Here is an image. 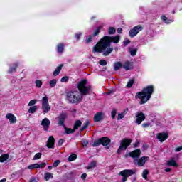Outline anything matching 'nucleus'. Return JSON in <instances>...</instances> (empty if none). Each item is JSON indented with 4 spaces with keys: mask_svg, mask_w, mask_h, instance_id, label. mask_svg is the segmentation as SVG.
Here are the masks:
<instances>
[{
    "mask_svg": "<svg viewBox=\"0 0 182 182\" xmlns=\"http://www.w3.org/2000/svg\"><path fill=\"white\" fill-rule=\"evenodd\" d=\"M120 36H105L93 47L92 53H102L103 56H109L113 52L112 43H119Z\"/></svg>",
    "mask_w": 182,
    "mask_h": 182,
    "instance_id": "nucleus-1",
    "label": "nucleus"
},
{
    "mask_svg": "<svg viewBox=\"0 0 182 182\" xmlns=\"http://www.w3.org/2000/svg\"><path fill=\"white\" fill-rule=\"evenodd\" d=\"M86 85H87V79L80 81L77 85L80 92L77 91L68 92L67 93V100L72 104L79 103L83 100V96L92 95V93H93L92 85L86 86Z\"/></svg>",
    "mask_w": 182,
    "mask_h": 182,
    "instance_id": "nucleus-2",
    "label": "nucleus"
},
{
    "mask_svg": "<svg viewBox=\"0 0 182 182\" xmlns=\"http://www.w3.org/2000/svg\"><path fill=\"white\" fill-rule=\"evenodd\" d=\"M154 93V86L148 85L142 89L141 92L136 93L135 98L141 99L139 105H144L151 99V95Z\"/></svg>",
    "mask_w": 182,
    "mask_h": 182,
    "instance_id": "nucleus-3",
    "label": "nucleus"
},
{
    "mask_svg": "<svg viewBox=\"0 0 182 182\" xmlns=\"http://www.w3.org/2000/svg\"><path fill=\"white\" fill-rule=\"evenodd\" d=\"M137 173L136 169H124L119 173V176H122V182L127 181V177H130Z\"/></svg>",
    "mask_w": 182,
    "mask_h": 182,
    "instance_id": "nucleus-4",
    "label": "nucleus"
},
{
    "mask_svg": "<svg viewBox=\"0 0 182 182\" xmlns=\"http://www.w3.org/2000/svg\"><path fill=\"white\" fill-rule=\"evenodd\" d=\"M112 142V140L109 139L107 136H103L102 138L98 139L97 140L94 141V143L92 144L93 147H97L102 144V146H109L110 143Z\"/></svg>",
    "mask_w": 182,
    "mask_h": 182,
    "instance_id": "nucleus-5",
    "label": "nucleus"
},
{
    "mask_svg": "<svg viewBox=\"0 0 182 182\" xmlns=\"http://www.w3.org/2000/svg\"><path fill=\"white\" fill-rule=\"evenodd\" d=\"M132 141H133L131 139L124 138L120 141V146L117 151V154H122V150H127V147L132 144Z\"/></svg>",
    "mask_w": 182,
    "mask_h": 182,
    "instance_id": "nucleus-6",
    "label": "nucleus"
},
{
    "mask_svg": "<svg viewBox=\"0 0 182 182\" xmlns=\"http://www.w3.org/2000/svg\"><path fill=\"white\" fill-rule=\"evenodd\" d=\"M143 29H144V27L141 25L136 26L129 31V35L131 38H134V36H137V34L141 32Z\"/></svg>",
    "mask_w": 182,
    "mask_h": 182,
    "instance_id": "nucleus-7",
    "label": "nucleus"
},
{
    "mask_svg": "<svg viewBox=\"0 0 182 182\" xmlns=\"http://www.w3.org/2000/svg\"><path fill=\"white\" fill-rule=\"evenodd\" d=\"M42 110L44 114H46V113L50 110V106L49 105L48 97H43L42 99Z\"/></svg>",
    "mask_w": 182,
    "mask_h": 182,
    "instance_id": "nucleus-8",
    "label": "nucleus"
},
{
    "mask_svg": "<svg viewBox=\"0 0 182 182\" xmlns=\"http://www.w3.org/2000/svg\"><path fill=\"white\" fill-rule=\"evenodd\" d=\"M135 117L136 118L135 119V123L136 124H138V126H140V124L146 120V114L141 111L136 112Z\"/></svg>",
    "mask_w": 182,
    "mask_h": 182,
    "instance_id": "nucleus-9",
    "label": "nucleus"
},
{
    "mask_svg": "<svg viewBox=\"0 0 182 182\" xmlns=\"http://www.w3.org/2000/svg\"><path fill=\"white\" fill-rule=\"evenodd\" d=\"M67 118H68V114L61 113L60 114V116L58 117V126H62V127H65L66 126V125H65V122Z\"/></svg>",
    "mask_w": 182,
    "mask_h": 182,
    "instance_id": "nucleus-10",
    "label": "nucleus"
},
{
    "mask_svg": "<svg viewBox=\"0 0 182 182\" xmlns=\"http://www.w3.org/2000/svg\"><path fill=\"white\" fill-rule=\"evenodd\" d=\"M41 126H43L45 132H48V130H49V127H50V120L48 118H44L41 121Z\"/></svg>",
    "mask_w": 182,
    "mask_h": 182,
    "instance_id": "nucleus-11",
    "label": "nucleus"
},
{
    "mask_svg": "<svg viewBox=\"0 0 182 182\" xmlns=\"http://www.w3.org/2000/svg\"><path fill=\"white\" fill-rule=\"evenodd\" d=\"M141 154V150L140 149H135L131 152H129V157L132 159H139Z\"/></svg>",
    "mask_w": 182,
    "mask_h": 182,
    "instance_id": "nucleus-12",
    "label": "nucleus"
},
{
    "mask_svg": "<svg viewBox=\"0 0 182 182\" xmlns=\"http://www.w3.org/2000/svg\"><path fill=\"white\" fill-rule=\"evenodd\" d=\"M103 119H105V114L102 112H97L94 115V122H95V123L102 122V120H103Z\"/></svg>",
    "mask_w": 182,
    "mask_h": 182,
    "instance_id": "nucleus-13",
    "label": "nucleus"
},
{
    "mask_svg": "<svg viewBox=\"0 0 182 182\" xmlns=\"http://www.w3.org/2000/svg\"><path fill=\"white\" fill-rule=\"evenodd\" d=\"M149 160H150V158L149 156H142L136 160L139 167H143V166H144V164H146V162L149 161Z\"/></svg>",
    "mask_w": 182,
    "mask_h": 182,
    "instance_id": "nucleus-14",
    "label": "nucleus"
},
{
    "mask_svg": "<svg viewBox=\"0 0 182 182\" xmlns=\"http://www.w3.org/2000/svg\"><path fill=\"white\" fill-rule=\"evenodd\" d=\"M48 149H55V138L53 136H50L46 144Z\"/></svg>",
    "mask_w": 182,
    "mask_h": 182,
    "instance_id": "nucleus-15",
    "label": "nucleus"
},
{
    "mask_svg": "<svg viewBox=\"0 0 182 182\" xmlns=\"http://www.w3.org/2000/svg\"><path fill=\"white\" fill-rule=\"evenodd\" d=\"M6 117L8 119V120H9L11 124H14L16 122V117H15V115H14L12 113L7 114Z\"/></svg>",
    "mask_w": 182,
    "mask_h": 182,
    "instance_id": "nucleus-16",
    "label": "nucleus"
},
{
    "mask_svg": "<svg viewBox=\"0 0 182 182\" xmlns=\"http://www.w3.org/2000/svg\"><path fill=\"white\" fill-rule=\"evenodd\" d=\"M122 68H124L127 71L132 70V69H133V63L127 60L124 63V65L122 64Z\"/></svg>",
    "mask_w": 182,
    "mask_h": 182,
    "instance_id": "nucleus-17",
    "label": "nucleus"
},
{
    "mask_svg": "<svg viewBox=\"0 0 182 182\" xmlns=\"http://www.w3.org/2000/svg\"><path fill=\"white\" fill-rule=\"evenodd\" d=\"M65 50V43H60L57 45V52L58 53L62 54Z\"/></svg>",
    "mask_w": 182,
    "mask_h": 182,
    "instance_id": "nucleus-18",
    "label": "nucleus"
},
{
    "mask_svg": "<svg viewBox=\"0 0 182 182\" xmlns=\"http://www.w3.org/2000/svg\"><path fill=\"white\" fill-rule=\"evenodd\" d=\"M168 139V133L167 132H161L160 133V143L167 140Z\"/></svg>",
    "mask_w": 182,
    "mask_h": 182,
    "instance_id": "nucleus-19",
    "label": "nucleus"
},
{
    "mask_svg": "<svg viewBox=\"0 0 182 182\" xmlns=\"http://www.w3.org/2000/svg\"><path fill=\"white\" fill-rule=\"evenodd\" d=\"M122 68H123V63H122L121 62L117 61L114 63V70H115V72H117V70H120Z\"/></svg>",
    "mask_w": 182,
    "mask_h": 182,
    "instance_id": "nucleus-20",
    "label": "nucleus"
},
{
    "mask_svg": "<svg viewBox=\"0 0 182 182\" xmlns=\"http://www.w3.org/2000/svg\"><path fill=\"white\" fill-rule=\"evenodd\" d=\"M65 177L67 180H73L76 177V173L75 172H70L65 174Z\"/></svg>",
    "mask_w": 182,
    "mask_h": 182,
    "instance_id": "nucleus-21",
    "label": "nucleus"
},
{
    "mask_svg": "<svg viewBox=\"0 0 182 182\" xmlns=\"http://www.w3.org/2000/svg\"><path fill=\"white\" fill-rule=\"evenodd\" d=\"M19 66V63H14L13 65L9 68L8 73H14L16 72V68Z\"/></svg>",
    "mask_w": 182,
    "mask_h": 182,
    "instance_id": "nucleus-22",
    "label": "nucleus"
},
{
    "mask_svg": "<svg viewBox=\"0 0 182 182\" xmlns=\"http://www.w3.org/2000/svg\"><path fill=\"white\" fill-rule=\"evenodd\" d=\"M62 68H63V64H60V65H58L53 72V76H58L59 73H60V70H62Z\"/></svg>",
    "mask_w": 182,
    "mask_h": 182,
    "instance_id": "nucleus-23",
    "label": "nucleus"
},
{
    "mask_svg": "<svg viewBox=\"0 0 182 182\" xmlns=\"http://www.w3.org/2000/svg\"><path fill=\"white\" fill-rule=\"evenodd\" d=\"M82 126V121L80 120H76L74 123V125H73V129L75 130H78L79 129V127H80Z\"/></svg>",
    "mask_w": 182,
    "mask_h": 182,
    "instance_id": "nucleus-24",
    "label": "nucleus"
},
{
    "mask_svg": "<svg viewBox=\"0 0 182 182\" xmlns=\"http://www.w3.org/2000/svg\"><path fill=\"white\" fill-rule=\"evenodd\" d=\"M8 159H9V154H2L0 156V163H5V161H6V160H8Z\"/></svg>",
    "mask_w": 182,
    "mask_h": 182,
    "instance_id": "nucleus-25",
    "label": "nucleus"
},
{
    "mask_svg": "<svg viewBox=\"0 0 182 182\" xmlns=\"http://www.w3.org/2000/svg\"><path fill=\"white\" fill-rule=\"evenodd\" d=\"M168 166H171V167H178V165L177 164V162L174 159H171L168 161L167 162Z\"/></svg>",
    "mask_w": 182,
    "mask_h": 182,
    "instance_id": "nucleus-26",
    "label": "nucleus"
},
{
    "mask_svg": "<svg viewBox=\"0 0 182 182\" xmlns=\"http://www.w3.org/2000/svg\"><path fill=\"white\" fill-rule=\"evenodd\" d=\"M44 178L46 181H48L50 180V178H53V176L52 175V173H50V172H46L44 174Z\"/></svg>",
    "mask_w": 182,
    "mask_h": 182,
    "instance_id": "nucleus-27",
    "label": "nucleus"
},
{
    "mask_svg": "<svg viewBox=\"0 0 182 182\" xmlns=\"http://www.w3.org/2000/svg\"><path fill=\"white\" fill-rule=\"evenodd\" d=\"M161 20L165 23H171L173 22V20L168 19L166 16H161Z\"/></svg>",
    "mask_w": 182,
    "mask_h": 182,
    "instance_id": "nucleus-28",
    "label": "nucleus"
},
{
    "mask_svg": "<svg viewBox=\"0 0 182 182\" xmlns=\"http://www.w3.org/2000/svg\"><path fill=\"white\" fill-rule=\"evenodd\" d=\"M64 130H65V134H72L75 133V129L73 128H68L66 126L64 127Z\"/></svg>",
    "mask_w": 182,
    "mask_h": 182,
    "instance_id": "nucleus-29",
    "label": "nucleus"
},
{
    "mask_svg": "<svg viewBox=\"0 0 182 182\" xmlns=\"http://www.w3.org/2000/svg\"><path fill=\"white\" fill-rule=\"evenodd\" d=\"M96 164H97L96 161H91L90 164H89V165L87 166V169L92 170V168H93V167H96Z\"/></svg>",
    "mask_w": 182,
    "mask_h": 182,
    "instance_id": "nucleus-30",
    "label": "nucleus"
},
{
    "mask_svg": "<svg viewBox=\"0 0 182 182\" xmlns=\"http://www.w3.org/2000/svg\"><path fill=\"white\" fill-rule=\"evenodd\" d=\"M102 28H103V26H100L97 27V28L94 31L92 36H97V35H99V33H100V31H101Z\"/></svg>",
    "mask_w": 182,
    "mask_h": 182,
    "instance_id": "nucleus-31",
    "label": "nucleus"
},
{
    "mask_svg": "<svg viewBox=\"0 0 182 182\" xmlns=\"http://www.w3.org/2000/svg\"><path fill=\"white\" fill-rule=\"evenodd\" d=\"M36 110H38V106L34 105L33 107H31L28 109V113H31V114L36 113Z\"/></svg>",
    "mask_w": 182,
    "mask_h": 182,
    "instance_id": "nucleus-32",
    "label": "nucleus"
},
{
    "mask_svg": "<svg viewBox=\"0 0 182 182\" xmlns=\"http://www.w3.org/2000/svg\"><path fill=\"white\" fill-rule=\"evenodd\" d=\"M137 50L138 49L137 48H129V52L131 55V56H136V54L137 53Z\"/></svg>",
    "mask_w": 182,
    "mask_h": 182,
    "instance_id": "nucleus-33",
    "label": "nucleus"
},
{
    "mask_svg": "<svg viewBox=\"0 0 182 182\" xmlns=\"http://www.w3.org/2000/svg\"><path fill=\"white\" fill-rule=\"evenodd\" d=\"M93 38H95L93 35L88 36V37L85 39V43L89 44L93 42Z\"/></svg>",
    "mask_w": 182,
    "mask_h": 182,
    "instance_id": "nucleus-34",
    "label": "nucleus"
},
{
    "mask_svg": "<svg viewBox=\"0 0 182 182\" xmlns=\"http://www.w3.org/2000/svg\"><path fill=\"white\" fill-rule=\"evenodd\" d=\"M57 83H58V80H56V79H53V80H50V82H49V85H50V87H55V86H56Z\"/></svg>",
    "mask_w": 182,
    "mask_h": 182,
    "instance_id": "nucleus-35",
    "label": "nucleus"
},
{
    "mask_svg": "<svg viewBox=\"0 0 182 182\" xmlns=\"http://www.w3.org/2000/svg\"><path fill=\"white\" fill-rule=\"evenodd\" d=\"M77 159L76 154H73L68 157V161H75Z\"/></svg>",
    "mask_w": 182,
    "mask_h": 182,
    "instance_id": "nucleus-36",
    "label": "nucleus"
},
{
    "mask_svg": "<svg viewBox=\"0 0 182 182\" xmlns=\"http://www.w3.org/2000/svg\"><path fill=\"white\" fill-rule=\"evenodd\" d=\"M133 85H134V79H131L127 83V87H128V89H130V87H133Z\"/></svg>",
    "mask_w": 182,
    "mask_h": 182,
    "instance_id": "nucleus-37",
    "label": "nucleus"
},
{
    "mask_svg": "<svg viewBox=\"0 0 182 182\" xmlns=\"http://www.w3.org/2000/svg\"><path fill=\"white\" fill-rule=\"evenodd\" d=\"M109 35H114L116 33V28L114 27H109L108 29Z\"/></svg>",
    "mask_w": 182,
    "mask_h": 182,
    "instance_id": "nucleus-38",
    "label": "nucleus"
},
{
    "mask_svg": "<svg viewBox=\"0 0 182 182\" xmlns=\"http://www.w3.org/2000/svg\"><path fill=\"white\" fill-rule=\"evenodd\" d=\"M147 176H149V170L144 169L142 172V177L144 180H147Z\"/></svg>",
    "mask_w": 182,
    "mask_h": 182,
    "instance_id": "nucleus-39",
    "label": "nucleus"
},
{
    "mask_svg": "<svg viewBox=\"0 0 182 182\" xmlns=\"http://www.w3.org/2000/svg\"><path fill=\"white\" fill-rule=\"evenodd\" d=\"M90 125V120L87 119V120L83 123L82 127L86 129H87V127H89Z\"/></svg>",
    "mask_w": 182,
    "mask_h": 182,
    "instance_id": "nucleus-40",
    "label": "nucleus"
},
{
    "mask_svg": "<svg viewBox=\"0 0 182 182\" xmlns=\"http://www.w3.org/2000/svg\"><path fill=\"white\" fill-rule=\"evenodd\" d=\"M28 170H34L38 168V164H33L28 166Z\"/></svg>",
    "mask_w": 182,
    "mask_h": 182,
    "instance_id": "nucleus-41",
    "label": "nucleus"
},
{
    "mask_svg": "<svg viewBox=\"0 0 182 182\" xmlns=\"http://www.w3.org/2000/svg\"><path fill=\"white\" fill-rule=\"evenodd\" d=\"M41 157H42V153L38 152L34 155L33 160H39Z\"/></svg>",
    "mask_w": 182,
    "mask_h": 182,
    "instance_id": "nucleus-42",
    "label": "nucleus"
},
{
    "mask_svg": "<svg viewBox=\"0 0 182 182\" xmlns=\"http://www.w3.org/2000/svg\"><path fill=\"white\" fill-rule=\"evenodd\" d=\"M35 83H36V87H38V89H39L40 87H42L43 82H42L41 80H36V82H35Z\"/></svg>",
    "mask_w": 182,
    "mask_h": 182,
    "instance_id": "nucleus-43",
    "label": "nucleus"
},
{
    "mask_svg": "<svg viewBox=\"0 0 182 182\" xmlns=\"http://www.w3.org/2000/svg\"><path fill=\"white\" fill-rule=\"evenodd\" d=\"M150 126H151V124H150V122H144L141 124V127H143V129H147V127H150Z\"/></svg>",
    "mask_w": 182,
    "mask_h": 182,
    "instance_id": "nucleus-44",
    "label": "nucleus"
},
{
    "mask_svg": "<svg viewBox=\"0 0 182 182\" xmlns=\"http://www.w3.org/2000/svg\"><path fill=\"white\" fill-rule=\"evenodd\" d=\"M60 82H62V83H66V82H69V77L68 76H64L61 78Z\"/></svg>",
    "mask_w": 182,
    "mask_h": 182,
    "instance_id": "nucleus-45",
    "label": "nucleus"
},
{
    "mask_svg": "<svg viewBox=\"0 0 182 182\" xmlns=\"http://www.w3.org/2000/svg\"><path fill=\"white\" fill-rule=\"evenodd\" d=\"M116 114H117V110H116V109H112L111 112V117L114 119L116 117Z\"/></svg>",
    "mask_w": 182,
    "mask_h": 182,
    "instance_id": "nucleus-46",
    "label": "nucleus"
},
{
    "mask_svg": "<svg viewBox=\"0 0 182 182\" xmlns=\"http://www.w3.org/2000/svg\"><path fill=\"white\" fill-rule=\"evenodd\" d=\"M36 102H38V100H31L28 102V106H32V107H33L35 105H36Z\"/></svg>",
    "mask_w": 182,
    "mask_h": 182,
    "instance_id": "nucleus-47",
    "label": "nucleus"
},
{
    "mask_svg": "<svg viewBox=\"0 0 182 182\" xmlns=\"http://www.w3.org/2000/svg\"><path fill=\"white\" fill-rule=\"evenodd\" d=\"M46 167V163L43 162L41 164H38V168H45Z\"/></svg>",
    "mask_w": 182,
    "mask_h": 182,
    "instance_id": "nucleus-48",
    "label": "nucleus"
},
{
    "mask_svg": "<svg viewBox=\"0 0 182 182\" xmlns=\"http://www.w3.org/2000/svg\"><path fill=\"white\" fill-rule=\"evenodd\" d=\"M99 65L101 66H106V65H107V61H106V60H101L99 61Z\"/></svg>",
    "mask_w": 182,
    "mask_h": 182,
    "instance_id": "nucleus-49",
    "label": "nucleus"
},
{
    "mask_svg": "<svg viewBox=\"0 0 182 182\" xmlns=\"http://www.w3.org/2000/svg\"><path fill=\"white\" fill-rule=\"evenodd\" d=\"M87 144H89V141H88V140H86V139H84V140L82 141V147H86V146H87Z\"/></svg>",
    "mask_w": 182,
    "mask_h": 182,
    "instance_id": "nucleus-50",
    "label": "nucleus"
},
{
    "mask_svg": "<svg viewBox=\"0 0 182 182\" xmlns=\"http://www.w3.org/2000/svg\"><path fill=\"white\" fill-rule=\"evenodd\" d=\"M59 164H60V160H56L53 164V167H58V166H59Z\"/></svg>",
    "mask_w": 182,
    "mask_h": 182,
    "instance_id": "nucleus-51",
    "label": "nucleus"
},
{
    "mask_svg": "<svg viewBox=\"0 0 182 182\" xmlns=\"http://www.w3.org/2000/svg\"><path fill=\"white\" fill-rule=\"evenodd\" d=\"M80 36H82V33H77L75 35V39H77V41H79L80 39Z\"/></svg>",
    "mask_w": 182,
    "mask_h": 182,
    "instance_id": "nucleus-52",
    "label": "nucleus"
},
{
    "mask_svg": "<svg viewBox=\"0 0 182 182\" xmlns=\"http://www.w3.org/2000/svg\"><path fill=\"white\" fill-rule=\"evenodd\" d=\"M124 117V114L123 113L118 114V117L117 118V120H122Z\"/></svg>",
    "mask_w": 182,
    "mask_h": 182,
    "instance_id": "nucleus-53",
    "label": "nucleus"
},
{
    "mask_svg": "<svg viewBox=\"0 0 182 182\" xmlns=\"http://www.w3.org/2000/svg\"><path fill=\"white\" fill-rule=\"evenodd\" d=\"M63 143H65V139H60L59 141H58V146L60 147L62 146V145L63 144Z\"/></svg>",
    "mask_w": 182,
    "mask_h": 182,
    "instance_id": "nucleus-54",
    "label": "nucleus"
},
{
    "mask_svg": "<svg viewBox=\"0 0 182 182\" xmlns=\"http://www.w3.org/2000/svg\"><path fill=\"white\" fill-rule=\"evenodd\" d=\"M132 41L129 39L124 41V46H127V45L130 44Z\"/></svg>",
    "mask_w": 182,
    "mask_h": 182,
    "instance_id": "nucleus-55",
    "label": "nucleus"
},
{
    "mask_svg": "<svg viewBox=\"0 0 182 182\" xmlns=\"http://www.w3.org/2000/svg\"><path fill=\"white\" fill-rule=\"evenodd\" d=\"M87 177V173H82L81 175V179L82 180H86V178Z\"/></svg>",
    "mask_w": 182,
    "mask_h": 182,
    "instance_id": "nucleus-56",
    "label": "nucleus"
},
{
    "mask_svg": "<svg viewBox=\"0 0 182 182\" xmlns=\"http://www.w3.org/2000/svg\"><path fill=\"white\" fill-rule=\"evenodd\" d=\"M139 144H140V141H136L134 144V149H136V147H139Z\"/></svg>",
    "mask_w": 182,
    "mask_h": 182,
    "instance_id": "nucleus-57",
    "label": "nucleus"
},
{
    "mask_svg": "<svg viewBox=\"0 0 182 182\" xmlns=\"http://www.w3.org/2000/svg\"><path fill=\"white\" fill-rule=\"evenodd\" d=\"M114 92H116V90L114 89H111V90H108V93L109 95H112V94L114 93Z\"/></svg>",
    "mask_w": 182,
    "mask_h": 182,
    "instance_id": "nucleus-58",
    "label": "nucleus"
},
{
    "mask_svg": "<svg viewBox=\"0 0 182 182\" xmlns=\"http://www.w3.org/2000/svg\"><path fill=\"white\" fill-rule=\"evenodd\" d=\"M117 33H122L123 28H117Z\"/></svg>",
    "mask_w": 182,
    "mask_h": 182,
    "instance_id": "nucleus-59",
    "label": "nucleus"
},
{
    "mask_svg": "<svg viewBox=\"0 0 182 182\" xmlns=\"http://www.w3.org/2000/svg\"><path fill=\"white\" fill-rule=\"evenodd\" d=\"M85 130H86L83 127H82L80 129V136L82 134V132H85Z\"/></svg>",
    "mask_w": 182,
    "mask_h": 182,
    "instance_id": "nucleus-60",
    "label": "nucleus"
},
{
    "mask_svg": "<svg viewBox=\"0 0 182 182\" xmlns=\"http://www.w3.org/2000/svg\"><path fill=\"white\" fill-rule=\"evenodd\" d=\"M181 150H182V146L176 149V151H181Z\"/></svg>",
    "mask_w": 182,
    "mask_h": 182,
    "instance_id": "nucleus-61",
    "label": "nucleus"
},
{
    "mask_svg": "<svg viewBox=\"0 0 182 182\" xmlns=\"http://www.w3.org/2000/svg\"><path fill=\"white\" fill-rule=\"evenodd\" d=\"M165 171H166V173H170V171H171V168H166V169H165Z\"/></svg>",
    "mask_w": 182,
    "mask_h": 182,
    "instance_id": "nucleus-62",
    "label": "nucleus"
},
{
    "mask_svg": "<svg viewBox=\"0 0 182 182\" xmlns=\"http://www.w3.org/2000/svg\"><path fill=\"white\" fill-rule=\"evenodd\" d=\"M156 139H158V140H160V133H158L156 134Z\"/></svg>",
    "mask_w": 182,
    "mask_h": 182,
    "instance_id": "nucleus-63",
    "label": "nucleus"
},
{
    "mask_svg": "<svg viewBox=\"0 0 182 182\" xmlns=\"http://www.w3.org/2000/svg\"><path fill=\"white\" fill-rule=\"evenodd\" d=\"M6 178H3L0 180V182H6Z\"/></svg>",
    "mask_w": 182,
    "mask_h": 182,
    "instance_id": "nucleus-64",
    "label": "nucleus"
}]
</instances>
